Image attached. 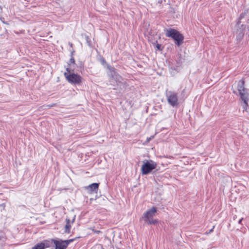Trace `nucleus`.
I'll use <instances>...</instances> for the list:
<instances>
[{"label":"nucleus","instance_id":"obj_1","mask_svg":"<svg viewBox=\"0 0 249 249\" xmlns=\"http://www.w3.org/2000/svg\"><path fill=\"white\" fill-rule=\"evenodd\" d=\"M233 92L237 95H240V98L243 102L242 105L244 108L243 111L247 110L248 107V94L245 91L244 88V81L243 80L236 82L232 86Z\"/></svg>","mask_w":249,"mask_h":249},{"label":"nucleus","instance_id":"obj_2","mask_svg":"<svg viewBox=\"0 0 249 249\" xmlns=\"http://www.w3.org/2000/svg\"><path fill=\"white\" fill-rule=\"evenodd\" d=\"M69 67L66 68V71L64 72V75L67 81L72 85H80L82 83V78L78 74L73 72L74 70L70 68V64H68Z\"/></svg>","mask_w":249,"mask_h":249},{"label":"nucleus","instance_id":"obj_3","mask_svg":"<svg viewBox=\"0 0 249 249\" xmlns=\"http://www.w3.org/2000/svg\"><path fill=\"white\" fill-rule=\"evenodd\" d=\"M157 211V209L155 207H152L143 213L142 219L147 224H156L158 222V221L156 219H153V217L155 215Z\"/></svg>","mask_w":249,"mask_h":249},{"label":"nucleus","instance_id":"obj_4","mask_svg":"<svg viewBox=\"0 0 249 249\" xmlns=\"http://www.w3.org/2000/svg\"><path fill=\"white\" fill-rule=\"evenodd\" d=\"M165 35L167 37H172L175 41V43L178 46L183 43V36L174 29L170 28L167 30Z\"/></svg>","mask_w":249,"mask_h":249},{"label":"nucleus","instance_id":"obj_5","mask_svg":"<svg viewBox=\"0 0 249 249\" xmlns=\"http://www.w3.org/2000/svg\"><path fill=\"white\" fill-rule=\"evenodd\" d=\"M157 163L152 160L143 161V164L141 168L142 175H145L149 174L153 169L157 167Z\"/></svg>","mask_w":249,"mask_h":249},{"label":"nucleus","instance_id":"obj_6","mask_svg":"<svg viewBox=\"0 0 249 249\" xmlns=\"http://www.w3.org/2000/svg\"><path fill=\"white\" fill-rule=\"evenodd\" d=\"M166 96L168 104L174 107L178 105V93L172 91H166Z\"/></svg>","mask_w":249,"mask_h":249},{"label":"nucleus","instance_id":"obj_7","mask_svg":"<svg viewBox=\"0 0 249 249\" xmlns=\"http://www.w3.org/2000/svg\"><path fill=\"white\" fill-rule=\"evenodd\" d=\"M107 69L109 70L108 75L110 77L109 81L111 82V80H114L116 83H121L123 78L122 76L117 72L116 69L111 66H108Z\"/></svg>","mask_w":249,"mask_h":249},{"label":"nucleus","instance_id":"obj_8","mask_svg":"<svg viewBox=\"0 0 249 249\" xmlns=\"http://www.w3.org/2000/svg\"><path fill=\"white\" fill-rule=\"evenodd\" d=\"M76 238H72L66 240H54L53 243L55 245V249H66L68 245L75 240Z\"/></svg>","mask_w":249,"mask_h":249},{"label":"nucleus","instance_id":"obj_9","mask_svg":"<svg viewBox=\"0 0 249 249\" xmlns=\"http://www.w3.org/2000/svg\"><path fill=\"white\" fill-rule=\"evenodd\" d=\"M99 185V183H93L87 186H85L84 188L88 193L92 194L93 193L97 192Z\"/></svg>","mask_w":249,"mask_h":249},{"label":"nucleus","instance_id":"obj_10","mask_svg":"<svg viewBox=\"0 0 249 249\" xmlns=\"http://www.w3.org/2000/svg\"><path fill=\"white\" fill-rule=\"evenodd\" d=\"M71 226L70 225V221L69 219L67 220V223L65 226V232L69 233L70 232Z\"/></svg>","mask_w":249,"mask_h":249},{"label":"nucleus","instance_id":"obj_11","mask_svg":"<svg viewBox=\"0 0 249 249\" xmlns=\"http://www.w3.org/2000/svg\"><path fill=\"white\" fill-rule=\"evenodd\" d=\"M45 246L44 243H40L33 247L32 249H45Z\"/></svg>","mask_w":249,"mask_h":249},{"label":"nucleus","instance_id":"obj_12","mask_svg":"<svg viewBox=\"0 0 249 249\" xmlns=\"http://www.w3.org/2000/svg\"><path fill=\"white\" fill-rule=\"evenodd\" d=\"M85 39L86 40V42L88 44V45L89 46H91V40H90V39L89 38V37L88 36H85Z\"/></svg>","mask_w":249,"mask_h":249},{"label":"nucleus","instance_id":"obj_13","mask_svg":"<svg viewBox=\"0 0 249 249\" xmlns=\"http://www.w3.org/2000/svg\"><path fill=\"white\" fill-rule=\"evenodd\" d=\"M155 47L156 48L157 50L161 51L162 50V48L161 47V45L159 43H156Z\"/></svg>","mask_w":249,"mask_h":249},{"label":"nucleus","instance_id":"obj_14","mask_svg":"<svg viewBox=\"0 0 249 249\" xmlns=\"http://www.w3.org/2000/svg\"><path fill=\"white\" fill-rule=\"evenodd\" d=\"M70 62L71 64H75V60L73 57H71L70 60Z\"/></svg>","mask_w":249,"mask_h":249},{"label":"nucleus","instance_id":"obj_15","mask_svg":"<svg viewBox=\"0 0 249 249\" xmlns=\"http://www.w3.org/2000/svg\"><path fill=\"white\" fill-rule=\"evenodd\" d=\"M92 231L94 232V233H96V234H99V233H100L101 232L100 231L96 230H94V229H93Z\"/></svg>","mask_w":249,"mask_h":249},{"label":"nucleus","instance_id":"obj_16","mask_svg":"<svg viewBox=\"0 0 249 249\" xmlns=\"http://www.w3.org/2000/svg\"><path fill=\"white\" fill-rule=\"evenodd\" d=\"M214 228V226H213L212 229L210 230L209 232L207 233V234H208V233H211V232H212L213 231Z\"/></svg>","mask_w":249,"mask_h":249},{"label":"nucleus","instance_id":"obj_17","mask_svg":"<svg viewBox=\"0 0 249 249\" xmlns=\"http://www.w3.org/2000/svg\"><path fill=\"white\" fill-rule=\"evenodd\" d=\"M244 16V14L243 13H242L240 16V18H239V19H241Z\"/></svg>","mask_w":249,"mask_h":249},{"label":"nucleus","instance_id":"obj_18","mask_svg":"<svg viewBox=\"0 0 249 249\" xmlns=\"http://www.w3.org/2000/svg\"><path fill=\"white\" fill-rule=\"evenodd\" d=\"M54 105V104H52V105H48L47 107H53Z\"/></svg>","mask_w":249,"mask_h":249},{"label":"nucleus","instance_id":"obj_19","mask_svg":"<svg viewBox=\"0 0 249 249\" xmlns=\"http://www.w3.org/2000/svg\"><path fill=\"white\" fill-rule=\"evenodd\" d=\"M239 36L242 37L243 36V33L242 32L239 33Z\"/></svg>","mask_w":249,"mask_h":249},{"label":"nucleus","instance_id":"obj_20","mask_svg":"<svg viewBox=\"0 0 249 249\" xmlns=\"http://www.w3.org/2000/svg\"><path fill=\"white\" fill-rule=\"evenodd\" d=\"M242 219H243V218H241V219H239V221H238V223H239V224L241 223Z\"/></svg>","mask_w":249,"mask_h":249},{"label":"nucleus","instance_id":"obj_21","mask_svg":"<svg viewBox=\"0 0 249 249\" xmlns=\"http://www.w3.org/2000/svg\"><path fill=\"white\" fill-rule=\"evenodd\" d=\"M69 45H70L71 47H72V44L71 43H70H70H69Z\"/></svg>","mask_w":249,"mask_h":249}]
</instances>
